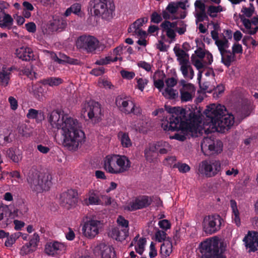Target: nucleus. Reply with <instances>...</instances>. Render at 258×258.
Listing matches in <instances>:
<instances>
[{
    "label": "nucleus",
    "instance_id": "9",
    "mask_svg": "<svg viewBox=\"0 0 258 258\" xmlns=\"http://www.w3.org/2000/svg\"><path fill=\"white\" fill-rule=\"evenodd\" d=\"M82 112L84 114L87 113L88 117L95 121H98L101 116L100 105L96 102L90 101L84 104Z\"/></svg>",
    "mask_w": 258,
    "mask_h": 258
},
{
    "label": "nucleus",
    "instance_id": "13",
    "mask_svg": "<svg viewBox=\"0 0 258 258\" xmlns=\"http://www.w3.org/2000/svg\"><path fill=\"white\" fill-rule=\"evenodd\" d=\"M65 245L60 242L53 241L47 242L45 245L44 252L48 255L55 256L64 251Z\"/></svg>",
    "mask_w": 258,
    "mask_h": 258
},
{
    "label": "nucleus",
    "instance_id": "44",
    "mask_svg": "<svg viewBox=\"0 0 258 258\" xmlns=\"http://www.w3.org/2000/svg\"><path fill=\"white\" fill-rule=\"evenodd\" d=\"M19 133L23 136L28 137L31 135V132L26 124H22L19 126Z\"/></svg>",
    "mask_w": 258,
    "mask_h": 258
},
{
    "label": "nucleus",
    "instance_id": "55",
    "mask_svg": "<svg viewBox=\"0 0 258 258\" xmlns=\"http://www.w3.org/2000/svg\"><path fill=\"white\" fill-rule=\"evenodd\" d=\"M21 72L23 73V74L27 76L28 78H29L31 79H33V78H35V74L36 73L32 71V67H31V69H29L28 68H24V69L22 70Z\"/></svg>",
    "mask_w": 258,
    "mask_h": 258
},
{
    "label": "nucleus",
    "instance_id": "26",
    "mask_svg": "<svg viewBox=\"0 0 258 258\" xmlns=\"http://www.w3.org/2000/svg\"><path fill=\"white\" fill-rule=\"evenodd\" d=\"M172 251V243L169 239L165 240L160 247V254L162 258L169 256Z\"/></svg>",
    "mask_w": 258,
    "mask_h": 258
},
{
    "label": "nucleus",
    "instance_id": "31",
    "mask_svg": "<svg viewBox=\"0 0 258 258\" xmlns=\"http://www.w3.org/2000/svg\"><path fill=\"white\" fill-rule=\"evenodd\" d=\"M222 55L221 61L227 67L231 65V63L235 59V55H234L230 51L227 50L223 52Z\"/></svg>",
    "mask_w": 258,
    "mask_h": 258
},
{
    "label": "nucleus",
    "instance_id": "27",
    "mask_svg": "<svg viewBox=\"0 0 258 258\" xmlns=\"http://www.w3.org/2000/svg\"><path fill=\"white\" fill-rule=\"evenodd\" d=\"M87 205H101V201L99 199V191L95 190H90L88 192V198Z\"/></svg>",
    "mask_w": 258,
    "mask_h": 258
},
{
    "label": "nucleus",
    "instance_id": "19",
    "mask_svg": "<svg viewBox=\"0 0 258 258\" xmlns=\"http://www.w3.org/2000/svg\"><path fill=\"white\" fill-rule=\"evenodd\" d=\"M115 103L120 110L125 114H130L134 110V104L131 102V107H129V102L123 99L121 96H117L116 98Z\"/></svg>",
    "mask_w": 258,
    "mask_h": 258
},
{
    "label": "nucleus",
    "instance_id": "33",
    "mask_svg": "<svg viewBox=\"0 0 258 258\" xmlns=\"http://www.w3.org/2000/svg\"><path fill=\"white\" fill-rule=\"evenodd\" d=\"M179 84L182 86L179 90L180 91H185V92L195 94L196 88L192 84L186 83L184 80H180Z\"/></svg>",
    "mask_w": 258,
    "mask_h": 258
},
{
    "label": "nucleus",
    "instance_id": "59",
    "mask_svg": "<svg viewBox=\"0 0 258 258\" xmlns=\"http://www.w3.org/2000/svg\"><path fill=\"white\" fill-rule=\"evenodd\" d=\"M196 17L197 21L199 22H203L204 20H209L208 17L205 11H201L197 13L196 15Z\"/></svg>",
    "mask_w": 258,
    "mask_h": 258
},
{
    "label": "nucleus",
    "instance_id": "23",
    "mask_svg": "<svg viewBox=\"0 0 258 258\" xmlns=\"http://www.w3.org/2000/svg\"><path fill=\"white\" fill-rule=\"evenodd\" d=\"M204 143L208 146V149L213 153H220L222 151L223 144L220 140L213 141L210 138H205Z\"/></svg>",
    "mask_w": 258,
    "mask_h": 258
},
{
    "label": "nucleus",
    "instance_id": "16",
    "mask_svg": "<svg viewBox=\"0 0 258 258\" xmlns=\"http://www.w3.org/2000/svg\"><path fill=\"white\" fill-rule=\"evenodd\" d=\"M15 54L19 59L24 61H30L34 59V55L32 49L27 47H21L16 49Z\"/></svg>",
    "mask_w": 258,
    "mask_h": 258
},
{
    "label": "nucleus",
    "instance_id": "2",
    "mask_svg": "<svg viewBox=\"0 0 258 258\" xmlns=\"http://www.w3.org/2000/svg\"><path fill=\"white\" fill-rule=\"evenodd\" d=\"M48 119L52 128L61 129L63 145L68 150L76 151L85 143V133L76 119L54 110L50 113Z\"/></svg>",
    "mask_w": 258,
    "mask_h": 258
},
{
    "label": "nucleus",
    "instance_id": "62",
    "mask_svg": "<svg viewBox=\"0 0 258 258\" xmlns=\"http://www.w3.org/2000/svg\"><path fill=\"white\" fill-rule=\"evenodd\" d=\"M191 61L193 64L197 68L198 70L202 69L204 68V66L201 61L198 59H195V56H191Z\"/></svg>",
    "mask_w": 258,
    "mask_h": 258
},
{
    "label": "nucleus",
    "instance_id": "24",
    "mask_svg": "<svg viewBox=\"0 0 258 258\" xmlns=\"http://www.w3.org/2000/svg\"><path fill=\"white\" fill-rule=\"evenodd\" d=\"M173 51L177 57V60L181 66L189 63V55L183 50L175 46L173 48Z\"/></svg>",
    "mask_w": 258,
    "mask_h": 258
},
{
    "label": "nucleus",
    "instance_id": "45",
    "mask_svg": "<svg viewBox=\"0 0 258 258\" xmlns=\"http://www.w3.org/2000/svg\"><path fill=\"white\" fill-rule=\"evenodd\" d=\"M173 167L178 168L179 172L182 173H186L189 171L190 169V167L187 164L180 163L175 164Z\"/></svg>",
    "mask_w": 258,
    "mask_h": 258
},
{
    "label": "nucleus",
    "instance_id": "52",
    "mask_svg": "<svg viewBox=\"0 0 258 258\" xmlns=\"http://www.w3.org/2000/svg\"><path fill=\"white\" fill-rule=\"evenodd\" d=\"M138 88L143 91L145 87L147 85L148 80L144 78H136Z\"/></svg>",
    "mask_w": 258,
    "mask_h": 258
},
{
    "label": "nucleus",
    "instance_id": "42",
    "mask_svg": "<svg viewBox=\"0 0 258 258\" xmlns=\"http://www.w3.org/2000/svg\"><path fill=\"white\" fill-rule=\"evenodd\" d=\"M146 243V239L145 238H141L138 241L137 245L135 246V249L136 252L140 255H142L143 253Z\"/></svg>",
    "mask_w": 258,
    "mask_h": 258
},
{
    "label": "nucleus",
    "instance_id": "46",
    "mask_svg": "<svg viewBox=\"0 0 258 258\" xmlns=\"http://www.w3.org/2000/svg\"><path fill=\"white\" fill-rule=\"evenodd\" d=\"M181 102H187L192 100L195 94L185 91H180Z\"/></svg>",
    "mask_w": 258,
    "mask_h": 258
},
{
    "label": "nucleus",
    "instance_id": "58",
    "mask_svg": "<svg viewBox=\"0 0 258 258\" xmlns=\"http://www.w3.org/2000/svg\"><path fill=\"white\" fill-rule=\"evenodd\" d=\"M120 74L122 78L126 79H133L135 76V74L133 72H128L125 70H122Z\"/></svg>",
    "mask_w": 258,
    "mask_h": 258
},
{
    "label": "nucleus",
    "instance_id": "40",
    "mask_svg": "<svg viewBox=\"0 0 258 258\" xmlns=\"http://www.w3.org/2000/svg\"><path fill=\"white\" fill-rule=\"evenodd\" d=\"M223 11V8L221 6H215L211 5L209 6L207 10V14L212 18H215L217 16V13Z\"/></svg>",
    "mask_w": 258,
    "mask_h": 258
},
{
    "label": "nucleus",
    "instance_id": "34",
    "mask_svg": "<svg viewBox=\"0 0 258 258\" xmlns=\"http://www.w3.org/2000/svg\"><path fill=\"white\" fill-rule=\"evenodd\" d=\"M180 71L185 78H188L192 79L194 76V70L190 64V63L180 67Z\"/></svg>",
    "mask_w": 258,
    "mask_h": 258
},
{
    "label": "nucleus",
    "instance_id": "21",
    "mask_svg": "<svg viewBox=\"0 0 258 258\" xmlns=\"http://www.w3.org/2000/svg\"><path fill=\"white\" fill-rule=\"evenodd\" d=\"M116 162L118 169L117 174L122 173L128 171L131 167V163L129 159L125 156H120L117 155Z\"/></svg>",
    "mask_w": 258,
    "mask_h": 258
},
{
    "label": "nucleus",
    "instance_id": "63",
    "mask_svg": "<svg viewBox=\"0 0 258 258\" xmlns=\"http://www.w3.org/2000/svg\"><path fill=\"white\" fill-rule=\"evenodd\" d=\"M160 227L164 230H167L170 228L171 225L167 220H162L159 222Z\"/></svg>",
    "mask_w": 258,
    "mask_h": 258
},
{
    "label": "nucleus",
    "instance_id": "39",
    "mask_svg": "<svg viewBox=\"0 0 258 258\" xmlns=\"http://www.w3.org/2000/svg\"><path fill=\"white\" fill-rule=\"evenodd\" d=\"M215 44L218 46L221 54H222L223 52L226 51V49L229 47L228 41L225 37H224L223 39L217 40Z\"/></svg>",
    "mask_w": 258,
    "mask_h": 258
},
{
    "label": "nucleus",
    "instance_id": "8",
    "mask_svg": "<svg viewBox=\"0 0 258 258\" xmlns=\"http://www.w3.org/2000/svg\"><path fill=\"white\" fill-rule=\"evenodd\" d=\"M99 41L92 36H81L76 42V45L79 49H82L87 52L94 51L98 46Z\"/></svg>",
    "mask_w": 258,
    "mask_h": 258
},
{
    "label": "nucleus",
    "instance_id": "56",
    "mask_svg": "<svg viewBox=\"0 0 258 258\" xmlns=\"http://www.w3.org/2000/svg\"><path fill=\"white\" fill-rule=\"evenodd\" d=\"M166 235V233L165 231L158 229L155 233L156 239L159 242H161L162 240L165 241V240H166L165 239Z\"/></svg>",
    "mask_w": 258,
    "mask_h": 258
},
{
    "label": "nucleus",
    "instance_id": "17",
    "mask_svg": "<svg viewBox=\"0 0 258 258\" xmlns=\"http://www.w3.org/2000/svg\"><path fill=\"white\" fill-rule=\"evenodd\" d=\"M116 158L117 155H114L113 156H107L104 161V168L105 170L112 174H117L118 170Z\"/></svg>",
    "mask_w": 258,
    "mask_h": 258
},
{
    "label": "nucleus",
    "instance_id": "18",
    "mask_svg": "<svg viewBox=\"0 0 258 258\" xmlns=\"http://www.w3.org/2000/svg\"><path fill=\"white\" fill-rule=\"evenodd\" d=\"M166 146H168V144L166 142H158L156 144L151 146L148 150H145V156L146 159L151 162L152 159L150 158V152L153 153L159 151V152L161 154H166L167 153V150L166 148H160V147L162 146L166 147Z\"/></svg>",
    "mask_w": 258,
    "mask_h": 258
},
{
    "label": "nucleus",
    "instance_id": "43",
    "mask_svg": "<svg viewBox=\"0 0 258 258\" xmlns=\"http://www.w3.org/2000/svg\"><path fill=\"white\" fill-rule=\"evenodd\" d=\"M7 214H9L8 217L11 218H13V213L10 210L8 206H2L0 207V219L2 220L4 218V216L5 215L7 216Z\"/></svg>",
    "mask_w": 258,
    "mask_h": 258
},
{
    "label": "nucleus",
    "instance_id": "32",
    "mask_svg": "<svg viewBox=\"0 0 258 258\" xmlns=\"http://www.w3.org/2000/svg\"><path fill=\"white\" fill-rule=\"evenodd\" d=\"M7 156L10 158L14 162L18 163L21 159L22 156L17 153L14 148H10L6 151Z\"/></svg>",
    "mask_w": 258,
    "mask_h": 258
},
{
    "label": "nucleus",
    "instance_id": "12",
    "mask_svg": "<svg viewBox=\"0 0 258 258\" xmlns=\"http://www.w3.org/2000/svg\"><path fill=\"white\" fill-rule=\"evenodd\" d=\"M108 2L109 1L91 0L89 4L91 14L97 16L103 15L108 10Z\"/></svg>",
    "mask_w": 258,
    "mask_h": 258
},
{
    "label": "nucleus",
    "instance_id": "38",
    "mask_svg": "<svg viewBox=\"0 0 258 258\" xmlns=\"http://www.w3.org/2000/svg\"><path fill=\"white\" fill-rule=\"evenodd\" d=\"M162 95L167 99H174L177 97L178 92L176 90H174L172 88L166 87L162 92Z\"/></svg>",
    "mask_w": 258,
    "mask_h": 258
},
{
    "label": "nucleus",
    "instance_id": "15",
    "mask_svg": "<svg viewBox=\"0 0 258 258\" xmlns=\"http://www.w3.org/2000/svg\"><path fill=\"white\" fill-rule=\"evenodd\" d=\"M152 200L147 196L139 197L130 204L128 209L131 211H134L144 208L149 206Z\"/></svg>",
    "mask_w": 258,
    "mask_h": 258
},
{
    "label": "nucleus",
    "instance_id": "28",
    "mask_svg": "<svg viewBox=\"0 0 258 258\" xmlns=\"http://www.w3.org/2000/svg\"><path fill=\"white\" fill-rule=\"evenodd\" d=\"M100 248L102 249L101 255L103 258H114L115 257V251L112 246L101 244Z\"/></svg>",
    "mask_w": 258,
    "mask_h": 258
},
{
    "label": "nucleus",
    "instance_id": "25",
    "mask_svg": "<svg viewBox=\"0 0 258 258\" xmlns=\"http://www.w3.org/2000/svg\"><path fill=\"white\" fill-rule=\"evenodd\" d=\"M4 3L0 2V27L3 28L7 26L13 22V19L9 14H6L4 10Z\"/></svg>",
    "mask_w": 258,
    "mask_h": 258
},
{
    "label": "nucleus",
    "instance_id": "47",
    "mask_svg": "<svg viewBox=\"0 0 258 258\" xmlns=\"http://www.w3.org/2000/svg\"><path fill=\"white\" fill-rule=\"evenodd\" d=\"M39 240V235L36 233H34L32 238L30 239L29 242L27 243L30 247L34 249V251H35L37 246V243L38 242Z\"/></svg>",
    "mask_w": 258,
    "mask_h": 258
},
{
    "label": "nucleus",
    "instance_id": "37",
    "mask_svg": "<svg viewBox=\"0 0 258 258\" xmlns=\"http://www.w3.org/2000/svg\"><path fill=\"white\" fill-rule=\"evenodd\" d=\"M10 70H5L3 68L2 71L0 72V84L6 87L10 80Z\"/></svg>",
    "mask_w": 258,
    "mask_h": 258
},
{
    "label": "nucleus",
    "instance_id": "54",
    "mask_svg": "<svg viewBox=\"0 0 258 258\" xmlns=\"http://www.w3.org/2000/svg\"><path fill=\"white\" fill-rule=\"evenodd\" d=\"M33 251H34V249L30 247L28 243H26L21 248L20 253L22 255H25Z\"/></svg>",
    "mask_w": 258,
    "mask_h": 258
},
{
    "label": "nucleus",
    "instance_id": "14",
    "mask_svg": "<svg viewBox=\"0 0 258 258\" xmlns=\"http://www.w3.org/2000/svg\"><path fill=\"white\" fill-rule=\"evenodd\" d=\"M243 241L246 248H249V251L254 252L258 250V233L250 231L244 237Z\"/></svg>",
    "mask_w": 258,
    "mask_h": 258
},
{
    "label": "nucleus",
    "instance_id": "61",
    "mask_svg": "<svg viewBox=\"0 0 258 258\" xmlns=\"http://www.w3.org/2000/svg\"><path fill=\"white\" fill-rule=\"evenodd\" d=\"M137 65L139 67L145 70L147 72H150L151 71V66L150 64L145 61H139Z\"/></svg>",
    "mask_w": 258,
    "mask_h": 258
},
{
    "label": "nucleus",
    "instance_id": "41",
    "mask_svg": "<svg viewBox=\"0 0 258 258\" xmlns=\"http://www.w3.org/2000/svg\"><path fill=\"white\" fill-rule=\"evenodd\" d=\"M63 62H67L68 63L72 64H78L79 63V61L77 59L70 58V57L67 56L65 54H60V58L58 60V63L61 64Z\"/></svg>",
    "mask_w": 258,
    "mask_h": 258
},
{
    "label": "nucleus",
    "instance_id": "35",
    "mask_svg": "<svg viewBox=\"0 0 258 258\" xmlns=\"http://www.w3.org/2000/svg\"><path fill=\"white\" fill-rule=\"evenodd\" d=\"M41 84L45 85H48L50 86H58L61 84L62 80L59 78L50 77L40 81Z\"/></svg>",
    "mask_w": 258,
    "mask_h": 258
},
{
    "label": "nucleus",
    "instance_id": "29",
    "mask_svg": "<svg viewBox=\"0 0 258 258\" xmlns=\"http://www.w3.org/2000/svg\"><path fill=\"white\" fill-rule=\"evenodd\" d=\"M81 5L80 4L75 3L67 9L64 13V16L68 17L72 13H73L78 16L82 17L83 13L81 10Z\"/></svg>",
    "mask_w": 258,
    "mask_h": 258
},
{
    "label": "nucleus",
    "instance_id": "5",
    "mask_svg": "<svg viewBox=\"0 0 258 258\" xmlns=\"http://www.w3.org/2000/svg\"><path fill=\"white\" fill-rule=\"evenodd\" d=\"M27 180L32 190L37 193L48 190L51 184L48 175L36 170L29 171Z\"/></svg>",
    "mask_w": 258,
    "mask_h": 258
},
{
    "label": "nucleus",
    "instance_id": "36",
    "mask_svg": "<svg viewBox=\"0 0 258 258\" xmlns=\"http://www.w3.org/2000/svg\"><path fill=\"white\" fill-rule=\"evenodd\" d=\"M118 137L120 139L121 144L123 147L128 148L132 146V142L128 134L120 132L118 134Z\"/></svg>",
    "mask_w": 258,
    "mask_h": 258
},
{
    "label": "nucleus",
    "instance_id": "53",
    "mask_svg": "<svg viewBox=\"0 0 258 258\" xmlns=\"http://www.w3.org/2000/svg\"><path fill=\"white\" fill-rule=\"evenodd\" d=\"M162 21V18L160 14L154 11L151 15V22L158 24Z\"/></svg>",
    "mask_w": 258,
    "mask_h": 258
},
{
    "label": "nucleus",
    "instance_id": "64",
    "mask_svg": "<svg viewBox=\"0 0 258 258\" xmlns=\"http://www.w3.org/2000/svg\"><path fill=\"white\" fill-rule=\"evenodd\" d=\"M165 83L167 87L172 88L177 84V80L174 78L172 77L165 80Z\"/></svg>",
    "mask_w": 258,
    "mask_h": 258
},
{
    "label": "nucleus",
    "instance_id": "48",
    "mask_svg": "<svg viewBox=\"0 0 258 258\" xmlns=\"http://www.w3.org/2000/svg\"><path fill=\"white\" fill-rule=\"evenodd\" d=\"M177 24H178L177 22H170L169 21L165 20L161 24L160 26L162 28H169V29L174 28L176 30V28H177Z\"/></svg>",
    "mask_w": 258,
    "mask_h": 258
},
{
    "label": "nucleus",
    "instance_id": "51",
    "mask_svg": "<svg viewBox=\"0 0 258 258\" xmlns=\"http://www.w3.org/2000/svg\"><path fill=\"white\" fill-rule=\"evenodd\" d=\"M33 93L35 98L38 100H40L42 98L44 89L42 86H38L35 87L34 89Z\"/></svg>",
    "mask_w": 258,
    "mask_h": 258
},
{
    "label": "nucleus",
    "instance_id": "11",
    "mask_svg": "<svg viewBox=\"0 0 258 258\" xmlns=\"http://www.w3.org/2000/svg\"><path fill=\"white\" fill-rule=\"evenodd\" d=\"M100 221L91 220L86 222L83 227L82 231L84 235L89 238L95 237L99 233V227Z\"/></svg>",
    "mask_w": 258,
    "mask_h": 258
},
{
    "label": "nucleus",
    "instance_id": "30",
    "mask_svg": "<svg viewBox=\"0 0 258 258\" xmlns=\"http://www.w3.org/2000/svg\"><path fill=\"white\" fill-rule=\"evenodd\" d=\"M27 117L29 119H35L37 121L44 119V113L42 111L31 108L28 110Z\"/></svg>",
    "mask_w": 258,
    "mask_h": 258
},
{
    "label": "nucleus",
    "instance_id": "7",
    "mask_svg": "<svg viewBox=\"0 0 258 258\" xmlns=\"http://www.w3.org/2000/svg\"><path fill=\"white\" fill-rule=\"evenodd\" d=\"M221 170V164L218 160H205L199 166V171L208 177L216 175Z\"/></svg>",
    "mask_w": 258,
    "mask_h": 258
},
{
    "label": "nucleus",
    "instance_id": "3",
    "mask_svg": "<svg viewBox=\"0 0 258 258\" xmlns=\"http://www.w3.org/2000/svg\"><path fill=\"white\" fill-rule=\"evenodd\" d=\"M226 113L224 106L219 104H211L207 107L204 113L206 115L204 125L218 132H225L233 125L234 121L232 115Z\"/></svg>",
    "mask_w": 258,
    "mask_h": 258
},
{
    "label": "nucleus",
    "instance_id": "49",
    "mask_svg": "<svg viewBox=\"0 0 258 258\" xmlns=\"http://www.w3.org/2000/svg\"><path fill=\"white\" fill-rule=\"evenodd\" d=\"M148 21V17H144L137 19L133 24L134 28L138 30L144 24L146 23Z\"/></svg>",
    "mask_w": 258,
    "mask_h": 258
},
{
    "label": "nucleus",
    "instance_id": "57",
    "mask_svg": "<svg viewBox=\"0 0 258 258\" xmlns=\"http://www.w3.org/2000/svg\"><path fill=\"white\" fill-rule=\"evenodd\" d=\"M166 11L171 14H174L177 11L178 8L176 3L170 2L166 8Z\"/></svg>",
    "mask_w": 258,
    "mask_h": 258
},
{
    "label": "nucleus",
    "instance_id": "22",
    "mask_svg": "<svg viewBox=\"0 0 258 258\" xmlns=\"http://www.w3.org/2000/svg\"><path fill=\"white\" fill-rule=\"evenodd\" d=\"M110 235L116 240L122 241L128 236V228L123 229L116 227L112 229Z\"/></svg>",
    "mask_w": 258,
    "mask_h": 258
},
{
    "label": "nucleus",
    "instance_id": "6",
    "mask_svg": "<svg viewBox=\"0 0 258 258\" xmlns=\"http://www.w3.org/2000/svg\"><path fill=\"white\" fill-rule=\"evenodd\" d=\"M222 218L218 214L206 216L203 220V230L207 233L212 234L221 228Z\"/></svg>",
    "mask_w": 258,
    "mask_h": 258
},
{
    "label": "nucleus",
    "instance_id": "20",
    "mask_svg": "<svg viewBox=\"0 0 258 258\" xmlns=\"http://www.w3.org/2000/svg\"><path fill=\"white\" fill-rule=\"evenodd\" d=\"M67 25L66 20L61 17H56L50 22L48 29L52 32H61L66 28Z\"/></svg>",
    "mask_w": 258,
    "mask_h": 258
},
{
    "label": "nucleus",
    "instance_id": "10",
    "mask_svg": "<svg viewBox=\"0 0 258 258\" xmlns=\"http://www.w3.org/2000/svg\"><path fill=\"white\" fill-rule=\"evenodd\" d=\"M78 201V193L73 189H70L60 195L59 203L64 208L70 209L74 207Z\"/></svg>",
    "mask_w": 258,
    "mask_h": 258
},
{
    "label": "nucleus",
    "instance_id": "1",
    "mask_svg": "<svg viewBox=\"0 0 258 258\" xmlns=\"http://www.w3.org/2000/svg\"><path fill=\"white\" fill-rule=\"evenodd\" d=\"M165 108L169 114L168 123L163 127L164 130L176 131L174 135L170 136V139L183 142L201 134L198 128L202 120L200 112L167 105H165Z\"/></svg>",
    "mask_w": 258,
    "mask_h": 258
},
{
    "label": "nucleus",
    "instance_id": "4",
    "mask_svg": "<svg viewBox=\"0 0 258 258\" xmlns=\"http://www.w3.org/2000/svg\"><path fill=\"white\" fill-rule=\"evenodd\" d=\"M226 247V243L216 236L207 239L200 244L201 252L204 253L202 258H226L223 254Z\"/></svg>",
    "mask_w": 258,
    "mask_h": 258
},
{
    "label": "nucleus",
    "instance_id": "60",
    "mask_svg": "<svg viewBox=\"0 0 258 258\" xmlns=\"http://www.w3.org/2000/svg\"><path fill=\"white\" fill-rule=\"evenodd\" d=\"M111 60L112 58L111 56H106L105 58H102L97 60L95 63L98 65H105L111 62Z\"/></svg>",
    "mask_w": 258,
    "mask_h": 258
},
{
    "label": "nucleus",
    "instance_id": "50",
    "mask_svg": "<svg viewBox=\"0 0 258 258\" xmlns=\"http://www.w3.org/2000/svg\"><path fill=\"white\" fill-rule=\"evenodd\" d=\"M117 222L118 225V227L123 229L128 228V221L125 219L122 216H119L118 217Z\"/></svg>",
    "mask_w": 258,
    "mask_h": 258
}]
</instances>
